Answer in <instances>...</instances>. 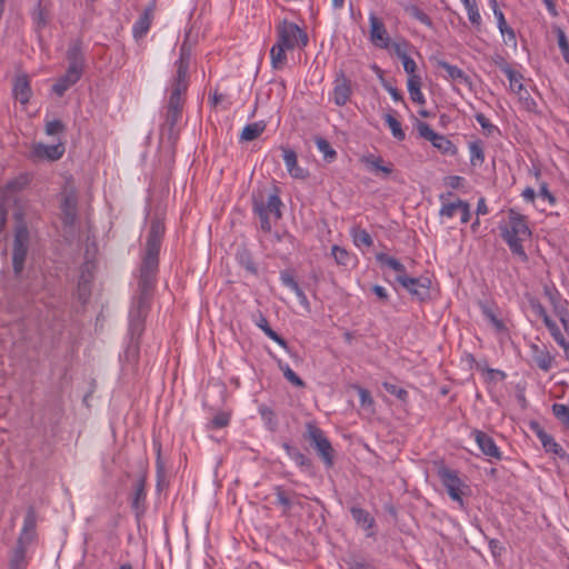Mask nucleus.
I'll return each mask as SVG.
<instances>
[{
	"label": "nucleus",
	"mask_w": 569,
	"mask_h": 569,
	"mask_svg": "<svg viewBox=\"0 0 569 569\" xmlns=\"http://www.w3.org/2000/svg\"><path fill=\"white\" fill-rule=\"evenodd\" d=\"M503 73L508 77L511 90L521 97V91L523 90V84L521 82V80L523 78L522 74L520 72L513 70L510 66H505V64H503Z\"/></svg>",
	"instance_id": "35"
},
{
	"label": "nucleus",
	"mask_w": 569,
	"mask_h": 569,
	"mask_svg": "<svg viewBox=\"0 0 569 569\" xmlns=\"http://www.w3.org/2000/svg\"><path fill=\"white\" fill-rule=\"evenodd\" d=\"M476 120L488 136L492 134L495 131H498V128L492 124L483 113H477Z\"/></svg>",
	"instance_id": "63"
},
{
	"label": "nucleus",
	"mask_w": 569,
	"mask_h": 569,
	"mask_svg": "<svg viewBox=\"0 0 569 569\" xmlns=\"http://www.w3.org/2000/svg\"><path fill=\"white\" fill-rule=\"evenodd\" d=\"M529 303H530V307L532 309V311L542 318L543 320V323L546 325L548 320H552L548 313H547V310L546 308L541 305V302L538 300V299H530L529 300Z\"/></svg>",
	"instance_id": "59"
},
{
	"label": "nucleus",
	"mask_w": 569,
	"mask_h": 569,
	"mask_svg": "<svg viewBox=\"0 0 569 569\" xmlns=\"http://www.w3.org/2000/svg\"><path fill=\"white\" fill-rule=\"evenodd\" d=\"M421 78L417 74H411L408 78V91L413 102L423 104L426 102L425 97L421 92Z\"/></svg>",
	"instance_id": "32"
},
{
	"label": "nucleus",
	"mask_w": 569,
	"mask_h": 569,
	"mask_svg": "<svg viewBox=\"0 0 569 569\" xmlns=\"http://www.w3.org/2000/svg\"><path fill=\"white\" fill-rule=\"evenodd\" d=\"M352 93L350 80L346 77L345 72L340 70L336 74L335 88H333V100L339 107L345 106Z\"/></svg>",
	"instance_id": "12"
},
{
	"label": "nucleus",
	"mask_w": 569,
	"mask_h": 569,
	"mask_svg": "<svg viewBox=\"0 0 569 569\" xmlns=\"http://www.w3.org/2000/svg\"><path fill=\"white\" fill-rule=\"evenodd\" d=\"M376 259L381 264H387L392 270H395L398 274H407L406 267L399 260L393 257L388 256L387 253L379 252L376 256Z\"/></svg>",
	"instance_id": "39"
},
{
	"label": "nucleus",
	"mask_w": 569,
	"mask_h": 569,
	"mask_svg": "<svg viewBox=\"0 0 569 569\" xmlns=\"http://www.w3.org/2000/svg\"><path fill=\"white\" fill-rule=\"evenodd\" d=\"M431 59L435 61L436 67L446 70L448 79H450L452 81H458L459 83H463V84L468 86L469 89H471V80H470L469 76H467L465 73V71H462L460 68H458L456 66H451L450 63H448L445 60L437 59V58H431Z\"/></svg>",
	"instance_id": "20"
},
{
	"label": "nucleus",
	"mask_w": 569,
	"mask_h": 569,
	"mask_svg": "<svg viewBox=\"0 0 569 569\" xmlns=\"http://www.w3.org/2000/svg\"><path fill=\"white\" fill-rule=\"evenodd\" d=\"M146 481L147 471L144 470L137 480V483L134 485V490L131 499V508L136 511L137 516L143 513L146 509Z\"/></svg>",
	"instance_id": "17"
},
{
	"label": "nucleus",
	"mask_w": 569,
	"mask_h": 569,
	"mask_svg": "<svg viewBox=\"0 0 569 569\" xmlns=\"http://www.w3.org/2000/svg\"><path fill=\"white\" fill-rule=\"evenodd\" d=\"M408 13L420 21L421 23L430 27L432 24L431 18L417 6H410L407 8Z\"/></svg>",
	"instance_id": "53"
},
{
	"label": "nucleus",
	"mask_w": 569,
	"mask_h": 569,
	"mask_svg": "<svg viewBox=\"0 0 569 569\" xmlns=\"http://www.w3.org/2000/svg\"><path fill=\"white\" fill-rule=\"evenodd\" d=\"M164 223L161 219H153L147 238L146 254L140 266L139 280L156 282L159 266V252L164 234Z\"/></svg>",
	"instance_id": "2"
},
{
	"label": "nucleus",
	"mask_w": 569,
	"mask_h": 569,
	"mask_svg": "<svg viewBox=\"0 0 569 569\" xmlns=\"http://www.w3.org/2000/svg\"><path fill=\"white\" fill-rule=\"evenodd\" d=\"M282 448L286 450L287 455L295 460L298 467L305 469L306 471H311L313 468L312 460L308 458L305 453H302L298 448L291 446L288 442L282 443Z\"/></svg>",
	"instance_id": "28"
},
{
	"label": "nucleus",
	"mask_w": 569,
	"mask_h": 569,
	"mask_svg": "<svg viewBox=\"0 0 569 569\" xmlns=\"http://www.w3.org/2000/svg\"><path fill=\"white\" fill-rule=\"evenodd\" d=\"M259 413H260L262 420L264 421L266 427L270 431H276L278 428V419H277L274 411L266 405H260Z\"/></svg>",
	"instance_id": "37"
},
{
	"label": "nucleus",
	"mask_w": 569,
	"mask_h": 569,
	"mask_svg": "<svg viewBox=\"0 0 569 569\" xmlns=\"http://www.w3.org/2000/svg\"><path fill=\"white\" fill-rule=\"evenodd\" d=\"M369 22L371 42L381 49H388L390 47V38L385 23L375 13L369 16Z\"/></svg>",
	"instance_id": "11"
},
{
	"label": "nucleus",
	"mask_w": 569,
	"mask_h": 569,
	"mask_svg": "<svg viewBox=\"0 0 569 569\" xmlns=\"http://www.w3.org/2000/svg\"><path fill=\"white\" fill-rule=\"evenodd\" d=\"M278 40L282 47L292 50L296 47L305 48L309 42L308 34L295 22L282 20L277 27Z\"/></svg>",
	"instance_id": "6"
},
{
	"label": "nucleus",
	"mask_w": 569,
	"mask_h": 569,
	"mask_svg": "<svg viewBox=\"0 0 569 569\" xmlns=\"http://www.w3.org/2000/svg\"><path fill=\"white\" fill-rule=\"evenodd\" d=\"M282 151L283 160L290 176L295 179H306L308 177V172L298 166L296 151L289 148H282Z\"/></svg>",
	"instance_id": "23"
},
{
	"label": "nucleus",
	"mask_w": 569,
	"mask_h": 569,
	"mask_svg": "<svg viewBox=\"0 0 569 569\" xmlns=\"http://www.w3.org/2000/svg\"><path fill=\"white\" fill-rule=\"evenodd\" d=\"M77 206L78 197L74 189H64L62 192V200L60 209L62 212V223L66 227H71L77 220Z\"/></svg>",
	"instance_id": "9"
},
{
	"label": "nucleus",
	"mask_w": 569,
	"mask_h": 569,
	"mask_svg": "<svg viewBox=\"0 0 569 569\" xmlns=\"http://www.w3.org/2000/svg\"><path fill=\"white\" fill-rule=\"evenodd\" d=\"M156 282L139 280L138 296L136 303L130 311V340H138L144 331V323L148 317Z\"/></svg>",
	"instance_id": "4"
},
{
	"label": "nucleus",
	"mask_w": 569,
	"mask_h": 569,
	"mask_svg": "<svg viewBox=\"0 0 569 569\" xmlns=\"http://www.w3.org/2000/svg\"><path fill=\"white\" fill-rule=\"evenodd\" d=\"M431 143L435 148L439 149L443 153L455 154L457 152L456 146L445 136L437 133Z\"/></svg>",
	"instance_id": "42"
},
{
	"label": "nucleus",
	"mask_w": 569,
	"mask_h": 569,
	"mask_svg": "<svg viewBox=\"0 0 569 569\" xmlns=\"http://www.w3.org/2000/svg\"><path fill=\"white\" fill-rule=\"evenodd\" d=\"M67 60L69 62L68 68L78 70L81 73L83 72L84 57H83V52H82L81 39H76L69 44V48L67 51Z\"/></svg>",
	"instance_id": "18"
},
{
	"label": "nucleus",
	"mask_w": 569,
	"mask_h": 569,
	"mask_svg": "<svg viewBox=\"0 0 569 569\" xmlns=\"http://www.w3.org/2000/svg\"><path fill=\"white\" fill-rule=\"evenodd\" d=\"M495 17L497 18L498 28L501 34H507L510 41L516 42V33L513 29L507 24L503 12L501 10H496Z\"/></svg>",
	"instance_id": "49"
},
{
	"label": "nucleus",
	"mask_w": 569,
	"mask_h": 569,
	"mask_svg": "<svg viewBox=\"0 0 569 569\" xmlns=\"http://www.w3.org/2000/svg\"><path fill=\"white\" fill-rule=\"evenodd\" d=\"M350 512L357 525L368 531L367 536L372 537L375 533L369 530H371L376 523L375 518L367 510L356 506L350 508Z\"/></svg>",
	"instance_id": "25"
},
{
	"label": "nucleus",
	"mask_w": 569,
	"mask_h": 569,
	"mask_svg": "<svg viewBox=\"0 0 569 569\" xmlns=\"http://www.w3.org/2000/svg\"><path fill=\"white\" fill-rule=\"evenodd\" d=\"M281 199L279 198L278 193H272L268 197V201L264 203V208H267V211L269 213H272L276 218V220L281 219Z\"/></svg>",
	"instance_id": "45"
},
{
	"label": "nucleus",
	"mask_w": 569,
	"mask_h": 569,
	"mask_svg": "<svg viewBox=\"0 0 569 569\" xmlns=\"http://www.w3.org/2000/svg\"><path fill=\"white\" fill-rule=\"evenodd\" d=\"M78 297L81 301L86 302L90 297V281L82 273L78 281Z\"/></svg>",
	"instance_id": "52"
},
{
	"label": "nucleus",
	"mask_w": 569,
	"mask_h": 569,
	"mask_svg": "<svg viewBox=\"0 0 569 569\" xmlns=\"http://www.w3.org/2000/svg\"><path fill=\"white\" fill-rule=\"evenodd\" d=\"M542 447L546 450V452H553L557 455L560 459L569 461L568 453L561 448L559 443H557L552 436H549L548 439H546L542 442Z\"/></svg>",
	"instance_id": "44"
},
{
	"label": "nucleus",
	"mask_w": 569,
	"mask_h": 569,
	"mask_svg": "<svg viewBox=\"0 0 569 569\" xmlns=\"http://www.w3.org/2000/svg\"><path fill=\"white\" fill-rule=\"evenodd\" d=\"M472 436L475 437V440L483 455L496 460L502 459V452L499 450L491 436L478 429L472 431Z\"/></svg>",
	"instance_id": "13"
},
{
	"label": "nucleus",
	"mask_w": 569,
	"mask_h": 569,
	"mask_svg": "<svg viewBox=\"0 0 569 569\" xmlns=\"http://www.w3.org/2000/svg\"><path fill=\"white\" fill-rule=\"evenodd\" d=\"M530 350L532 360L537 365V367L540 370L548 372L552 368L555 357L549 352L547 346L531 343Z\"/></svg>",
	"instance_id": "16"
},
{
	"label": "nucleus",
	"mask_w": 569,
	"mask_h": 569,
	"mask_svg": "<svg viewBox=\"0 0 569 569\" xmlns=\"http://www.w3.org/2000/svg\"><path fill=\"white\" fill-rule=\"evenodd\" d=\"M278 367L282 371L284 378L293 386L299 388L306 387L305 381L295 371H292V369L287 363H283L281 360H278Z\"/></svg>",
	"instance_id": "41"
},
{
	"label": "nucleus",
	"mask_w": 569,
	"mask_h": 569,
	"mask_svg": "<svg viewBox=\"0 0 569 569\" xmlns=\"http://www.w3.org/2000/svg\"><path fill=\"white\" fill-rule=\"evenodd\" d=\"M81 76L82 73L78 70L68 68L66 73L61 76L52 86V91L58 97H62L70 87H72L80 80Z\"/></svg>",
	"instance_id": "19"
},
{
	"label": "nucleus",
	"mask_w": 569,
	"mask_h": 569,
	"mask_svg": "<svg viewBox=\"0 0 569 569\" xmlns=\"http://www.w3.org/2000/svg\"><path fill=\"white\" fill-rule=\"evenodd\" d=\"M353 243L357 247H371L373 241L369 232L365 229H361L359 227H353L350 231Z\"/></svg>",
	"instance_id": "40"
},
{
	"label": "nucleus",
	"mask_w": 569,
	"mask_h": 569,
	"mask_svg": "<svg viewBox=\"0 0 569 569\" xmlns=\"http://www.w3.org/2000/svg\"><path fill=\"white\" fill-rule=\"evenodd\" d=\"M176 66L177 71L171 82V93L169 97L166 119L163 122V128H168L170 132H172L181 117L183 107L182 94L187 92L189 86V58L184 56L183 47L181 48V54L179 60L176 62Z\"/></svg>",
	"instance_id": "1"
},
{
	"label": "nucleus",
	"mask_w": 569,
	"mask_h": 569,
	"mask_svg": "<svg viewBox=\"0 0 569 569\" xmlns=\"http://www.w3.org/2000/svg\"><path fill=\"white\" fill-rule=\"evenodd\" d=\"M256 325L270 339H272L274 342H277L279 346H281L287 351H290L288 342L269 326L267 318L262 313H259V318L257 319Z\"/></svg>",
	"instance_id": "30"
},
{
	"label": "nucleus",
	"mask_w": 569,
	"mask_h": 569,
	"mask_svg": "<svg viewBox=\"0 0 569 569\" xmlns=\"http://www.w3.org/2000/svg\"><path fill=\"white\" fill-rule=\"evenodd\" d=\"M303 439L308 440L317 451L319 458L323 463L330 468L335 463V449L331 442L326 437L325 432L317 426L316 422L309 421L306 423V432Z\"/></svg>",
	"instance_id": "5"
},
{
	"label": "nucleus",
	"mask_w": 569,
	"mask_h": 569,
	"mask_svg": "<svg viewBox=\"0 0 569 569\" xmlns=\"http://www.w3.org/2000/svg\"><path fill=\"white\" fill-rule=\"evenodd\" d=\"M229 420H230V417L228 413L226 412H220L218 415H216L211 421H210V425H209V428L210 429H219V428H224L228 426L229 423Z\"/></svg>",
	"instance_id": "61"
},
{
	"label": "nucleus",
	"mask_w": 569,
	"mask_h": 569,
	"mask_svg": "<svg viewBox=\"0 0 569 569\" xmlns=\"http://www.w3.org/2000/svg\"><path fill=\"white\" fill-rule=\"evenodd\" d=\"M66 131V126L61 120L54 119L46 124V133L49 136L58 134Z\"/></svg>",
	"instance_id": "60"
},
{
	"label": "nucleus",
	"mask_w": 569,
	"mask_h": 569,
	"mask_svg": "<svg viewBox=\"0 0 569 569\" xmlns=\"http://www.w3.org/2000/svg\"><path fill=\"white\" fill-rule=\"evenodd\" d=\"M552 413L563 426L569 428V407L562 403H553Z\"/></svg>",
	"instance_id": "50"
},
{
	"label": "nucleus",
	"mask_w": 569,
	"mask_h": 569,
	"mask_svg": "<svg viewBox=\"0 0 569 569\" xmlns=\"http://www.w3.org/2000/svg\"><path fill=\"white\" fill-rule=\"evenodd\" d=\"M462 200L458 199L457 202L445 203L440 209V214L452 218L457 210L460 209Z\"/></svg>",
	"instance_id": "64"
},
{
	"label": "nucleus",
	"mask_w": 569,
	"mask_h": 569,
	"mask_svg": "<svg viewBox=\"0 0 569 569\" xmlns=\"http://www.w3.org/2000/svg\"><path fill=\"white\" fill-rule=\"evenodd\" d=\"M385 120H386L387 124L389 126V128L392 132V136L399 141L405 140L406 133L401 128V123L390 113H387L385 116Z\"/></svg>",
	"instance_id": "47"
},
{
	"label": "nucleus",
	"mask_w": 569,
	"mask_h": 569,
	"mask_svg": "<svg viewBox=\"0 0 569 569\" xmlns=\"http://www.w3.org/2000/svg\"><path fill=\"white\" fill-rule=\"evenodd\" d=\"M252 210L254 214L259 217L260 228L262 231L270 232L272 227L269 219V212L267 211V208H264V201L261 198L256 196L252 197Z\"/></svg>",
	"instance_id": "29"
},
{
	"label": "nucleus",
	"mask_w": 569,
	"mask_h": 569,
	"mask_svg": "<svg viewBox=\"0 0 569 569\" xmlns=\"http://www.w3.org/2000/svg\"><path fill=\"white\" fill-rule=\"evenodd\" d=\"M236 258L239 264L243 267L248 272H250L253 276L258 274V267L249 249H247L246 247H241L240 249H238Z\"/></svg>",
	"instance_id": "31"
},
{
	"label": "nucleus",
	"mask_w": 569,
	"mask_h": 569,
	"mask_svg": "<svg viewBox=\"0 0 569 569\" xmlns=\"http://www.w3.org/2000/svg\"><path fill=\"white\" fill-rule=\"evenodd\" d=\"M438 476L443 487L447 489V492L450 496V498L459 502L460 506H463V492L461 491V487L463 486V483L461 479L458 477L457 471L446 466H441L438 469Z\"/></svg>",
	"instance_id": "8"
},
{
	"label": "nucleus",
	"mask_w": 569,
	"mask_h": 569,
	"mask_svg": "<svg viewBox=\"0 0 569 569\" xmlns=\"http://www.w3.org/2000/svg\"><path fill=\"white\" fill-rule=\"evenodd\" d=\"M383 388L387 392H389L390 395H393L396 396L398 399H400L401 401L406 402L407 399H408V391L405 390L403 388L401 387H398L391 382H383Z\"/></svg>",
	"instance_id": "57"
},
{
	"label": "nucleus",
	"mask_w": 569,
	"mask_h": 569,
	"mask_svg": "<svg viewBox=\"0 0 569 569\" xmlns=\"http://www.w3.org/2000/svg\"><path fill=\"white\" fill-rule=\"evenodd\" d=\"M508 214L509 226L500 227L501 238L507 242L515 256H518L522 261H527L528 256L522 246V242L531 237L527 218L512 208L509 209Z\"/></svg>",
	"instance_id": "3"
},
{
	"label": "nucleus",
	"mask_w": 569,
	"mask_h": 569,
	"mask_svg": "<svg viewBox=\"0 0 569 569\" xmlns=\"http://www.w3.org/2000/svg\"><path fill=\"white\" fill-rule=\"evenodd\" d=\"M17 220V226L14 230V239H13V253L28 254V246H29V229L27 223L22 218V213L18 212L14 214Z\"/></svg>",
	"instance_id": "10"
},
{
	"label": "nucleus",
	"mask_w": 569,
	"mask_h": 569,
	"mask_svg": "<svg viewBox=\"0 0 569 569\" xmlns=\"http://www.w3.org/2000/svg\"><path fill=\"white\" fill-rule=\"evenodd\" d=\"M543 292L545 296L548 297L550 303L552 305L555 315L566 316V311L568 310V301L561 298L559 291L555 287L545 286Z\"/></svg>",
	"instance_id": "27"
},
{
	"label": "nucleus",
	"mask_w": 569,
	"mask_h": 569,
	"mask_svg": "<svg viewBox=\"0 0 569 569\" xmlns=\"http://www.w3.org/2000/svg\"><path fill=\"white\" fill-rule=\"evenodd\" d=\"M315 142L319 151L323 153L326 161L332 162L337 158V151L331 147L327 139L320 136H316Z\"/></svg>",
	"instance_id": "38"
},
{
	"label": "nucleus",
	"mask_w": 569,
	"mask_h": 569,
	"mask_svg": "<svg viewBox=\"0 0 569 569\" xmlns=\"http://www.w3.org/2000/svg\"><path fill=\"white\" fill-rule=\"evenodd\" d=\"M154 10H156V0H152L143 10V12L140 14L138 20L134 22L132 28V33L136 39L143 38L153 21L154 18Z\"/></svg>",
	"instance_id": "14"
},
{
	"label": "nucleus",
	"mask_w": 569,
	"mask_h": 569,
	"mask_svg": "<svg viewBox=\"0 0 569 569\" xmlns=\"http://www.w3.org/2000/svg\"><path fill=\"white\" fill-rule=\"evenodd\" d=\"M139 352H140V341L138 340H130L127 350H126V358L128 361H131L133 363H137L139 360Z\"/></svg>",
	"instance_id": "56"
},
{
	"label": "nucleus",
	"mask_w": 569,
	"mask_h": 569,
	"mask_svg": "<svg viewBox=\"0 0 569 569\" xmlns=\"http://www.w3.org/2000/svg\"><path fill=\"white\" fill-rule=\"evenodd\" d=\"M30 545L21 543L19 541L16 542V547L12 549L9 559V569H26L27 561V550Z\"/></svg>",
	"instance_id": "26"
},
{
	"label": "nucleus",
	"mask_w": 569,
	"mask_h": 569,
	"mask_svg": "<svg viewBox=\"0 0 569 569\" xmlns=\"http://www.w3.org/2000/svg\"><path fill=\"white\" fill-rule=\"evenodd\" d=\"M553 31L556 33L558 47L562 53L563 60L569 63V41L567 36L560 27H555Z\"/></svg>",
	"instance_id": "46"
},
{
	"label": "nucleus",
	"mask_w": 569,
	"mask_h": 569,
	"mask_svg": "<svg viewBox=\"0 0 569 569\" xmlns=\"http://www.w3.org/2000/svg\"><path fill=\"white\" fill-rule=\"evenodd\" d=\"M64 153V147L62 143L46 146L38 143L33 148V154L40 159H48L51 161L60 159Z\"/></svg>",
	"instance_id": "22"
},
{
	"label": "nucleus",
	"mask_w": 569,
	"mask_h": 569,
	"mask_svg": "<svg viewBox=\"0 0 569 569\" xmlns=\"http://www.w3.org/2000/svg\"><path fill=\"white\" fill-rule=\"evenodd\" d=\"M274 492H276V496H277L278 503L283 507V512L287 513L288 511H290L291 508H292V501L287 496V493L283 490V488L281 486H276L274 487Z\"/></svg>",
	"instance_id": "54"
},
{
	"label": "nucleus",
	"mask_w": 569,
	"mask_h": 569,
	"mask_svg": "<svg viewBox=\"0 0 569 569\" xmlns=\"http://www.w3.org/2000/svg\"><path fill=\"white\" fill-rule=\"evenodd\" d=\"M396 281L419 301H425L430 296L431 281L429 278H412L408 274H397Z\"/></svg>",
	"instance_id": "7"
},
{
	"label": "nucleus",
	"mask_w": 569,
	"mask_h": 569,
	"mask_svg": "<svg viewBox=\"0 0 569 569\" xmlns=\"http://www.w3.org/2000/svg\"><path fill=\"white\" fill-rule=\"evenodd\" d=\"M266 129V123L263 121H257L247 124L240 134L241 141H252L257 139Z\"/></svg>",
	"instance_id": "33"
},
{
	"label": "nucleus",
	"mask_w": 569,
	"mask_h": 569,
	"mask_svg": "<svg viewBox=\"0 0 569 569\" xmlns=\"http://www.w3.org/2000/svg\"><path fill=\"white\" fill-rule=\"evenodd\" d=\"M31 19L34 24V30L40 33L41 30L47 27L50 20V13L47 6L43 4L42 0H38L31 10Z\"/></svg>",
	"instance_id": "24"
},
{
	"label": "nucleus",
	"mask_w": 569,
	"mask_h": 569,
	"mask_svg": "<svg viewBox=\"0 0 569 569\" xmlns=\"http://www.w3.org/2000/svg\"><path fill=\"white\" fill-rule=\"evenodd\" d=\"M545 326L548 328V330H549L550 335L552 336V338L555 339V341L560 347H562L566 358L569 359V342L565 339V337H563L561 330L559 329V327L557 326V323L553 320H548Z\"/></svg>",
	"instance_id": "34"
},
{
	"label": "nucleus",
	"mask_w": 569,
	"mask_h": 569,
	"mask_svg": "<svg viewBox=\"0 0 569 569\" xmlns=\"http://www.w3.org/2000/svg\"><path fill=\"white\" fill-rule=\"evenodd\" d=\"M37 512L33 506H29L24 516L23 526L17 541L31 545L36 539Z\"/></svg>",
	"instance_id": "15"
},
{
	"label": "nucleus",
	"mask_w": 569,
	"mask_h": 569,
	"mask_svg": "<svg viewBox=\"0 0 569 569\" xmlns=\"http://www.w3.org/2000/svg\"><path fill=\"white\" fill-rule=\"evenodd\" d=\"M417 130L421 138L432 141L437 133L430 128V126L427 122L423 121H417Z\"/></svg>",
	"instance_id": "58"
},
{
	"label": "nucleus",
	"mask_w": 569,
	"mask_h": 569,
	"mask_svg": "<svg viewBox=\"0 0 569 569\" xmlns=\"http://www.w3.org/2000/svg\"><path fill=\"white\" fill-rule=\"evenodd\" d=\"M286 50H288V49L282 47L278 42H276L273 44V47L271 48L270 56H271V64H272L273 69H281L282 66L286 63V61H287Z\"/></svg>",
	"instance_id": "36"
},
{
	"label": "nucleus",
	"mask_w": 569,
	"mask_h": 569,
	"mask_svg": "<svg viewBox=\"0 0 569 569\" xmlns=\"http://www.w3.org/2000/svg\"><path fill=\"white\" fill-rule=\"evenodd\" d=\"M26 259H27L26 254L12 252V268H13V272L17 277L20 276L21 272L23 271Z\"/></svg>",
	"instance_id": "62"
},
{
	"label": "nucleus",
	"mask_w": 569,
	"mask_h": 569,
	"mask_svg": "<svg viewBox=\"0 0 569 569\" xmlns=\"http://www.w3.org/2000/svg\"><path fill=\"white\" fill-rule=\"evenodd\" d=\"M13 96L21 103L27 104L31 98V87L27 74L18 76L13 82Z\"/></svg>",
	"instance_id": "21"
},
{
	"label": "nucleus",
	"mask_w": 569,
	"mask_h": 569,
	"mask_svg": "<svg viewBox=\"0 0 569 569\" xmlns=\"http://www.w3.org/2000/svg\"><path fill=\"white\" fill-rule=\"evenodd\" d=\"M280 280L286 287L290 288L293 291L300 287L298 281L296 280L293 270H282L280 272Z\"/></svg>",
	"instance_id": "55"
},
{
	"label": "nucleus",
	"mask_w": 569,
	"mask_h": 569,
	"mask_svg": "<svg viewBox=\"0 0 569 569\" xmlns=\"http://www.w3.org/2000/svg\"><path fill=\"white\" fill-rule=\"evenodd\" d=\"M360 162L363 163L371 172L378 174V168L381 167L385 161L380 156L368 153L360 158Z\"/></svg>",
	"instance_id": "48"
},
{
	"label": "nucleus",
	"mask_w": 569,
	"mask_h": 569,
	"mask_svg": "<svg viewBox=\"0 0 569 569\" xmlns=\"http://www.w3.org/2000/svg\"><path fill=\"white\" fill-rule=\"evenodd\" d=\"M469 149H470V153H471V157H470L471 164L472 166L482 164L485 161V152H483L482 142L480 140L472 141L469 144Z\"/></svg>",
	"instance_id": "43"
},
{
	"label": "nucleus",
	"mask_w": 569,
	"mask_h": 569,
	"mask_svg": "<svg viewBox=\"0 0 569 569\" xmlns=\"http://www.w3.org/2000/svg\"><path fill=\"white\" fill-rule=\"evenodd\" d=\"M331 253L338 264L348 266L351 260L350 253L337 244L331 248Z\"/></svg>",
	"instance_id": "51"
}]
</instances>
